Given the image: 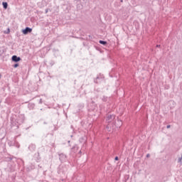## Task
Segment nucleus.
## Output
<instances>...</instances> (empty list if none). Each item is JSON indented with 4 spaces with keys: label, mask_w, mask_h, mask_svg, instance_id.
Masks as SVG:
<instances>
[{
    "label": "nucleus",
    "mask_w": 182,
    "mask_h": 182,
    "mask_svg": "<svg viewBox=\"0 0 182 182\" xmlns=\"http://www.w3.org/2000/svg\"><path fill=\"white\" fill-rule=\"evenodd\" d=\"M39 103H40V105H42V99H40Z\"/></svg>",
    "instance_id": "nucleus-14"
},
{
    "label": "nucleus",
    "mask_w": 182,
    "mask_h": 182,
    "mask_svg": "<svg viewBox=\"0 0 182 182\" xmlns=\"http://www.w3.org/2000/svg\"><path fill=\"white\" fill-rule=\"evenodd\" d=\"M146 157H147V158L150 157V154H148L146 155Z\"/></svg>",
    "instance_id": "nucleus-16"
},
{
    "label": "nucleus",
    "mask_w": 182,
    "mask_h": 182,
    "mask_svg": "<svg viewBox=\"0 0 182 182\" xmlns=\"http://www.w3.org/2000/svg\"><path fill=\"white\" fill-rule=\"evenodd\" d=\"M9 32H11V31L9 30V28H8V30L6 31H5L4 33L8 34V33H9Z\"/></svg>",
    "instance_id": "nucleus-12"
},
{
    "label": "nucleus",
    "mask_w": 182,
    "mask_h": 182,
    "mask_svg": "<svg viewBox=\"0 0 182 182\" xmlns=\"http://www.w3.org/2000/svg\"><path fill=\"white\" fill-rule=\"evenodd\" d=\"M21 32L23 35H28V33H32V28L29 27H26V28L21 31Z\"/></svg>",
    "instance_id": "nucleus-3"
},
{
    "label": "nucleus",
    "mask_w": 182,
    "mask_h": 182,
    "mask_svg": "<svg viewBox=\"0 0 182 182\" xmlns=\"http://www.w3.org/2000/svg\"><path fill=\"white\" fill-rule=\"evenodd\" d=\"M178 162L182 164V155H181V158H178Z\"/></svg>",
    "instance_id": "nucleus-9"
},
{
    "label": "nucleus",
    "mask_w": 182,
    "mask_h": 182,
    "mask_svg": "<svg viewBox=\"0 0 182 182\" xmlns=\"http://www.w3.org/2000/svg\"><path fill=\"white\" fill-rule=\"evenodd\" d=\"M114 119H116V116L114 114H108L107 117V123L108 124L107 126V129H112V130H114V126H113V124L114 123Z\"/></svg>",
    "instance_id": "nucleus-1"
},
{
    "label": "nucleus",
    "mask_w": 182,
    "mask_h": 182,
    "mask_svg": "<svg viewBox=\"0 0 182 182\" xmlns=\"http://www.w3.org/2000/svg\"><path fill=\"white\" fill-rule=\"evenodd\" d=\"M66 159V155L63 154H60V160L61 161H64V160Z\"/></svg>",
    "instance_id": "nucleus-5"
},
{
    "label": "nucleus",
    "mask_w": 182,
    "mask_h": 182,
    "mask_svg": "<svg viewBox=\"0 0 182 182\" xmlns=\"http://www.w3.org/2000/svg\"><path fill=\"white\" fill-rule=\"evenodd\" d=\"M120 2H123V0H120Z\"/></svg>",
    "instance_id": "nucleus-18"
},
{
    "label": "nucleus",
    "mask_w": 182,
    "mask_h": 182,
    "mask_svg": "<svg viewBox=\"0 0 182 182\" xmlns=\"http://www.w3.org/2000/svg\"><path fill=\"white\" fill-rule=\"evenodd\" d=\"M99 43H100V45H103L104 46H105V45H107V41L100 40L99 41Z\"/></svg>",
    "instance_id": "nucleus-7"
},
{
    "label": "nucleus",
    "mask_w": 182,
    "mask_h": 182,
    "mask_svg": "<svg viewBox=\"0 0 182 182\" xmlns=\"http://www.w3.org/2000/svg\"><path fill=\"white\" fill-rule=\"evenodd\" d=\"M18 66H19L18 63H16L14 65V68H18Z\"/></svg>",
    "instance_id": "nucleus-10"
},
{
    "label": "nucleus",
    "mask_w": 182,
    "mask_h": 182,
    "mask_svg": "<svg viewBox=\"0 0 182 182\" xmlns=\"http://www.w3.org/2000/svg\"><path fill=\"white\" fill-rule=\"evenodd\" d=\"M3 8L4 9H8V2L6 1H3L2 2Z\"/></svg>",
    "instance_id": "nucleus-6"
},
{
    "label": "nucleus",
    "mask_w": 182,
    "mask_h": 182,
    "mask_svg": "<svg viewBox=\"0 0 182 182\" xmlns=\"http://www.w3.org/2000/svg\"><path fill=\"white\" fill-rule=\"evenodd\" d=\"M114 160H115L116 161H117V160H119V157H118V156H116V157L114 158Z\"/></svg>",
    "instance_id": "nucleus-13"
},
{
    "label": "nucleus",
    "mask_w": 182,
    "mask_h": 182,
    "mask_svg": "<svg viewBox=\"0 0 182 182\" xmlns=\"http://www.w3.org/2000/svg\"><path fill=\"white\" fill-rule=\"evenodd\" d=\"M156 48H160V45H156Z\"/></svg>",
    "instance_id": "nucleus-17"
},
{
    "label": "nucleus",
    "mask_w": 182,
    "mask_h": 182,
    "mask_svg": "<svg viewBox=\"0 0 182 182\" xmlns=\"http://www.w3.org/2000/svg\"><path fill=\"white\" fill-rule=\"evenodd\" d=\"M122 124H123V122H122V120L117 119V121L114 122V123L112 124V126H114H114L117 129H119V127H122Z\"/></svg>",
    "instance_id": "nucleus-2"
},
{
    "label": "nucleus",
    "mask_w": 182,
    "mask_h": 182,
    "mask_svg": "<svg viewBox=\"0 0 182 182\" xmlns=\"http://www.w3.org/2000/svg\"><path fill=\"white\" fill-rule=\"evenodd\" d=\"M1 101H0V105H1Z\"/></svg>",
    "instance_id": "nucleus-19"
},
{
    "label": "nucleus",
    "mask_w": 182,
    "mask_h": 182,
    "mask_svg": "<svg viewBox=\"0 0 182 182\" xmlns=\"http://www.w3.org/2000/svg\"><path fill=\"white\" fill-rule=\"evenodd\" d=\"M171 126L170 125H167L166 126V129H170Z\"/></svg>",
    "instance_id": "nucleus-15"
},
{
    "label": "nucleus",
    "mask_w": 182,
    "mask_h": 182,
    "mask_svg": "<svg viewBox=\"0 0 182 182\" xmlns=\"http://www.w3.org/2000/svg\"><path fill=\"white\" fill-rule=\"evenodd\" d=\"M102 100H103V102H107V97L103 96L102 98Z\"/></svg>",
    "instance_id": "nucleus-8"
},
{
    "label": "nucleus",
    "mask_w": 182,
    "mask_h": 182,
    "mask_svg": "<svg viewBox=\"0 0 182 182\" xmlns=\"http://www.w3.org/2000/svg\"><path fill=\"white\" fill-rule=\"evenodd\" d=\"M49 11L50 12V9H46V11H45V14H48V12H49Z\"/></svg>",
    "instance_id": "nucleus-11"
},
{
    "label": "nucleus",
    "mask_w": 182,
    "mask_h": 182,
    "mask_svg": "<svg viewBox=\"0 0 182 182\" xmlns=\"http://www.w3.org/2000/svg\"><path fill=\"white\" fill-rule=\"evenodd\" d=\"M11 60L13 62L18 63V62L21 61V57H17L16 55H13L11 58Z\"/></svg>",
    "instance_id": "nucleus-4"
}]
</instances>
